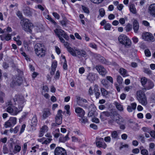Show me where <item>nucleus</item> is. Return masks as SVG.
Instances as JSON below:
<instances>
[{
    "mask_svg": "<svg viewBox=\"0 0 155 155\" xmlns=\"http://www.w3.org/2000/svg\"><path fill=\"white\" fill-rule=\"evenodd\" d=\"M81 7L85 13L88 14L89 13L90 11L87 7H86L83 5H82Z\"/></svg>",
    "mask_w": 155,
    "mask_h": 155,
    "instance_id": "43",
    "label": "nucleus"
},
{
    "mask_svg": "<svg viewBox=\"0 0 155 155\" xmlns=\"http://www.w3.org/2000/svg\"><path fill=\"white\" fill-rule=\"evenodd\" d=\"M23 12L25 15L27 16L31 15L32 14V12L30 10V8L27 7L23 9Z\"/></svg>",
    "mask_w": 155,
    "mask_h": 155,
    "instance_id": "31",
    "label": "nucleus"
},
{
    "mask_svg": "<svg viewBox=\"0 0 155 155\" xmlns=\"http://www.w3.org/2000/svg\"><path fill=\"white\" fill-rule=\"evenodd\" d=\"M111 136L113 139H117L119 137L117 132L116 131H114L111 133Z\"/></svg>",
    "mask_w": 155,
    "mask_h": 155,
    "instance_id": "36",
    "label": "nucleus"
},
{
    "mask_svg": "<svg viewBox=\"0 0 155 155\" xmlns=\"http://www.w3.org/2000/svg\"><path fill=\"white\" fill-rule=\"evenodd\" d=\"M142 130L143 131L147 132L148 133H149L150 132V131L151 130L149 128L146 127H142Z\"/></svg>",
    "mask_w": 155,
    "mask_h": 155,
    "instance_id": "52",
    "label": "nucleus"
},
{
    "mask_svg": "<svg viewBox=\"0 0 155 155\" xmlns=\"http://www.w3.org/2000/svg\"><path fill=\"white\" fill-rule=\"evenodd\" d=\"M53 15V16L56 18L58 19H59L60 18V16L59 14H58L57 13L55 12H54L52 13Z\"/></svg>",
    "mask_w": 155,
    "mask_h": 155,
    "instance_id": "55",
    "label": "nucleus"
},
{
    "mask_svg": "<svg viewBox=\"0 0 155 155\" xmlns=\"http://www.w3.org/2000/svg\"><path fill=\"white\" fill-rule=\"evenodd\" d=\"M76 55L77 56H78V57H79L80 56L86 57H87V54L85 51L78 49Z\"/></svg>",
    "mask_w": 155,
    "mask_h": 155,
    "instance_id": "20",
    "label": "nucleus"
},
{
    "mask_svg": "<svg viewBox=\"0 0 155 155\" xmlns=\"http://www.w3.org/2000/svg\"><path fill=\"white\" fill-rule=\"evenodd\" d=\"M77 49L78 48L75 47H74V48H72L71 47H68L67 50L70 53V54L72 56L76 57Z\"/></svg>",
    "mask_w": 155,
    "mask_h": 155,
    "instance_id": "18",
    "label": "nucleus"
},
{
    "mask_svg": "<svg viewBox=\"0 0 155 155\" xmlns=\"http://www.w3.org/2000/svg\"><path fill=\"white\" fill-rule=\"evenodd\" d=\"M20 23L23 29L27 32L31 33L32 31V24L28 19H23L21 20Z\"/></svg>",
    "mask_w": 155,
    "mask_h": 155,
    "instance_id": "4",
    "label": "nucleus"
},
{
    "mask_svg": "<svg viewBox=\"0 0 155 155\" xmlns=\"http://www.w3.org/2000/svg\"><path fill=\"white\" fill-rule=\"evenodd\" d=\"M111 118L113 121L116 122L119 124H123L125 122V120L118 114L114 115Z\"/></svg>",
    "mask_w": 155,
    "mask_h": 155,
    "instance_id": "8",
    "label": "nucleus"
},
{
    "mask_svg": "<svg viewBox=\"0 0 155 155\" xmlns=\"http://www.w3.org/2000/svg\"><path fill=\"white\" fill-rule=\"evenodd\" d=\"M21 147L18 145H15L14 146V150L13 151L14 154H16L20 152L21 150Z\"/></svg>",
    "mask_w": 155,
    "mask_h": 155,
    "instance_id": "30",
    "label": "nucleus"
},
{
    "mask_svg": "<svg viewBox=\"0 0 155 155\" xmlns=\"http://www.w3.org/2000/svg\"><path fill=\"white\" fill-rule=\"evenodd\" d=\"M130 11L134 14L137 13V11L134 5L132 4L130 6Z\"/></svg>",
    "mask_w": 155,
    "mask_h": 155,
    "instance_id": "38",
    "label": "nucleus"
},
{
    "mask_svg": "<svg viewBox=\"0 0 155 155\" xmlns=\"http://www.w3.org/2000/svg\"><path fill=\"white\" fill-rule=\"evenodd\" d=\"M96 59L99 61L101 62L103 64H106L107 63V61L105 58L100 55L97 54L95 56Z\"/></svg>",
    "mask_w": 155,
    "mask_h": 155,
    "instance_id": "27",
    "label": "nucleus"
},
{
    "mask_svg": "<svg viewBox=\"0 0 155 155\" xmlns=\"http://www.w3.org/2000/svg\"><path fill=\"white\" fill-rule=\"evenodd\" d=\"M102 94L103 96H106L108 94V92L105 89L101 88V89Z\"/></svg>",
    "mask_w": 155,
    "mask_h": 155,
    "instance_id": "39",
    "label": "nucleus"
},
{
    "mask_svg": "<svg viewBox=\"0 0 155 155\" xmlns=\"http://www.w3.org/2000/svg\"><path fill=\"white\" fill-rule=\"evenodd\" d=\"M13 39L14 41H16L17 44L18 45H21V42L20 40H16V38L15 37H14L13 38Z\"/></svg>",
    "mask_w": 155,
    "mask_h": 155,
    "instance_id": "58",
    "label": "nucleus"
},
{
    "mask_svg": "<svg viewBox=\"0 0 155 155\" xmlns=\"http://www.w3.org/2000/svg\"><path fill=\"white\" fill-rule=\"evenodd\" d=\"M75 112L78 114L79 117H83L85 114V112L83 109L80 107L76 108Z\"/></svg>",
    "mask_w": 155,
    "mask_h": 155,
    "instance_id": "19",
    "label": "nucleus"
},
{
    "mask_svg": "<svg viewBox=\"0 0 155 155\" xmlns=\"http://www.w3.org/2000/svg\"><path fill=\"white\" fill-rule=\"evenodd\" d=\"M89 46L90 47L96 50H97V45L94 43H91L89 44Z\"/></svg>",
    "mask_w": 155,
    "mask_h": 155,
    "instance_id": "47",
    "label": "nucleus"
},
{
    "mask_svg": "<svg viewBox=\"0 0 155 155\" xmlns=\"http://www.w3.org/2000/svg\"><path fill=\"white\" fill-rule=\"evenodd\" d=\"M155 147V144L153 143H151L149 144V150L150 151L151 149H153Z\"/></svg>",
    "mask_w": 155,
    "mask_h": 155,
    "instance_id": "50",
    "label": "nucleus"
},
{
    "mask_svg": "<svg viewBox=\"0 0 155 155\" xmlns=\"http://www.w3.org/2000/svg\"><path fill=\"white\" fill-rule=\"evenodd\" d=\"M148 81V79L145 77H142L140 80V82L142 86L144 87Z\"/></svg>",
    "mask_w": 155,
    "mask_h": 155,
    "instance_id": "35",
    "label": "nucleus"
},
{
    "mask_svg": "<svg viewBox=\"0 0 155 155\" xmlns=\"http://www.w3.org/2000/svg\"><path fill=\"white\" fill-rule=\"evenodd\" d=\"M2 66L5 69H7L9 67L8 64L5 62H3L2 64Z\"/></svg>",
    "mask_w": 155,
    "mask_h": 155,
    "instance_id": "59",
    "label": "nucleus"
},
{
    "mask_svg": "<svg viewBox=\"0 0 155 155\" xmlns=\"http://www.w3.org/2000/svg\"><path fill=\"white\" fill-rule=\"evenodd\" d=\"M95 68L98 72L102 76H104L107 73V71L104 67L101 65H98L96 66Z\"/></svg>",
    "mask_w": 155,
    "mask_h": 155,
    "instance_id": "14",
    "label": "nucleus"
},
{
    "mask_svg": "<svg viewBox=\"0 0 155 155\" xmlns=\"http://www.w3.org/2000/svg\"><path fill=\"white\" fill-rule=\"evenodd\" d=\"M111 27V25L109 23H107L104 26V28L106 30H110Z\"/></svg>",
    "mask_w": 155,
    "mask_h": 155,
    "instance_id": "42",
    "label": "nucleus"
},
{
    "mask_svg": "<svg viewBox=\"0 0 155 155\" xmlns=\"http://www.w3.org/2000/svg\"><path fill=\"white\" fill-rule=\"evenodd\" d=\"M144 52L146 56L150 57L151 56L150 52L148 49L145 50Z\"/></svg>",
    "mask_w": 155,
    "mask_h": 155,
    "instance_id": "51",
    "label": "nucleus"
},
{
    "mask_svg": "<svg viewBox=\"0 0 155 155\" xmlns=\"http://www.w3.org/2000/svg\"><path fill=\"white\" fill-rule=\"evenodd\" d=\"M107 79L112 84L113 83V79L110 76H107L106 77Z\"/></svg>",
    "mask_w": 155,
    "mask_h": 155,
    "instance_id": "62",
    "label": "nucleus"
},
{
    "mask_svg": "<svg viewBox=\"0 0 155 155\" xmlns=\"http://www.w3.org/2000/svg\"><path fill=\"white\" fill-rule=\"evenodd\" d=\"M154 86L153 82L150 79H148V81L144 87L143 89L145 90H148L152 89Z\"/></svg>",
    "mask_w": 155,
    "mask_h": 155,
    "instance_id": "15",
    "label": "nucleus"
},
{
    "mask_svg": "<svg viewBox=\"0 0 155 155\" xmlns=\"http://www.w3.org/2000/svg\"><path fill=\"white\" fill-rule=\"evenodd\" d=\"M52 140V139L51 138H47L43 142H42V144H47L48 143H50Z\"/></svg>",
    "mask_w": 155,
    "mask_h": 155,
    "instance_id": "53",
    "label": "nucleus"
},
{
    "mask_svg": "<svg viewBox=\"0 0 155 155\" xmlns=\"http://www.w3.org/2000/svg\"><path fill=\"white\" fill-rule=\"evenodd\" d=\"M117 81L119 84H121L122 83L123 80L122 78L120 76L118 75L117 76Z\"/></svg>",
    "mask_w": 155,
    "mask_h": 155,
    "instance_id": "45",
    "label": "nucleus"
},
{
    "mask_svg": "<svg viewBox=\"0 0 155 155\" xmlns=\"http://www.w3.org/2000/svg\"><path fill=\"white\" fill-rule=\"evenodd\" d=\"M151 136L154 138H155V131L154 130L151 131L149 133Z\"/></svg>",
    "mask_w": 155,
    "mask_h": 155,
    "instance_id": "63",
    "label": "nucleus"
},
{
    "mask_svg": "<svg viewBox=\"0 0 155 155\" xmlns=\"http://www.w3.org/2000/svg\"><path fill=\"white\" fill-rule=\"evenodd\" d=\"M97 78V74L94 73H90L87 75V79L91 82L96 80Z\"/></svg>",
    "mask_w": 155,
    "mask_h": 155,
    "instance_id": "17",
    "label": "nucleus"
},
{
    "mask_svg": "<svg viewBox=\"0 0 155 155\" xmlns=\"http://www.w3.org/2000/svg\"><path fill=\"white\" fill-rule=\"evenodd\" d=\"M119 72L124 77H125L127 76V71L124 68H120L119 70Z\"/></svg>",
    "mask_w": 155,
    "mask_h": 155,
    "instance_id": "37",
    "label": "nucleus"
},
{
    "mask_svg": "<svg viewBox=\"0 0 155 155\" xmlns=\"http://www.w3.org/2000/svg\"><path fill=\"white\" fill-rule=\"evenodd\" d=\"M27 149V143H24L22 150L23 151V154H25Z\"/></svg>",
    "mask_w": 155,
    "mask_h": 155,
    "instance_id": "49",
    "label": "nucleus"
},
{
    "mask_svg": "<svg viewBox=\"0 0 155 155\" xmlns=\"http://www.w3.org/2000/svg\"><path fill=\"white\" fill-rule=\"evenodd\" d=\"M45 18L49 21H50L54 25H56L57 23L49 15H46Z\"/></svg>",
    "mask_w": 155,
    "mask_h": 155,
    "instance_id": "40",
    "label": "nucleus"
},
{
    "mask_svg": "<svg viewBox=\"0 0 155 155\" xmlns=\"http://www.w3.org/2000/svg\"><path fill=\"white\" fill-rule=\"evenodd\" d=\"M67 67L68 66L67 63V61L66 60H65V61H64L63 67L64 69L66 70L67 69Z\"/></svg>",
    "mask_w": 155,
    "mask_h": 155,
    "instance_id": "60",
    "label": "nucleus"
},
{
    "mask_svg": "<svg viewBox=\"0 0 155 155\" xmlns=\"http://www.w3.org/2000/svg\"><path fill=\"white\" fill-rule=\"evenodd\" d=\"M76 98L77 104L79 106L85 108H87V107L88 105L87 104H83V103H87V101L86 99L81 98V97L78 96H76Z\"/></svg>",
    "mask_w": 155,
    "mask_h": 155,
    "instance_id": "11",
    "label": "nucleus"
},
{
    "mask_svg": "<svg viewBox=\"0 0 155 155\" xmlns=\"http://www.w3.org/2000/svg\"><path fill=\"white\" fill-rule=\"evenodd\" d=\"M114 104L115 105L117 109L120 111H123L124 110L123 106L120 103L117 102H114Z\"/></svg>",
    "mask_w": 155,
    "mask_h": 155,
    "instance_id": "29",
    "label": "nucleus"
},
{
    "mask_svg": "<svg viewBox=\"0 0 155 155\" xmlns=\"http://www.w3.org/2000/svg\"><path fill=\"white\" fill-rule=\"evenodd\" d=\"M70 108V106L69 105H66L64 106V109L67 111L66 113L67 114L70 115L71 114L70 111L69 110Z\"/></svg>",
    "mask_w": 155,
    "mask_h": 155,
    "instance_id": "44",
    "label": "nucleus"
},
{
    "mask_svg": "<svg viewBox=\"0 0 155 155\" xmlns=\"http://www.w3.org/2000/svg\"><path fill=\"white\" fill-rule=\"evenodd\" d=\"M96 144L97 147L102 148L104 149H105L107 147V145L104 142L103 139L101 138H97Z\"/></svg>",
    "mask_w": 155,
    "mask_h": 155,
    "instance_id": "10",
    "label": "nucleus"
},
{
    "mask_svg": "<svg viewBox=\"0 0 155 155\" xmlns=\"http://www.w3.org/2000/svg\"><path fill=\"white\" fill-rule=\"evenodd\" d=\"M133 29L134 32L137 33L139 28V23L136 20H134L133 23Z\"/></svg>",
    "mask_w": 155,
    "mask_h": 155,
    "instance_id": "28",
    "label": "nucleus"
},
{
    "mask_svg": "<svg viewBox=\"0 0 155 155\" xmlns=\"http://www.w3.org/2000/svg\"><path fill=\"white\" fill-rule=\"evenodd\" d=\"M57 61H54L52 63V66H51V69H54L56 70V68L57 67Z\"/></svg>",
    "mask_w": 155,
    "mask_h": 155,
    "instance_id": "48",
    "label": "nucleus"
},
{
    "mask_svg": "<svg viewBox=\"0 0 155 155\" xmlns=\"http://www.w3.org/2000/svg\"><path fill=\"white\" fill-rule=\"evenodd\" d=\"M34 49L36 54L39 57H43L45 55L46 50L44 46L42 44H36Z\"/></svg>",
    "mask_w": 155,
    "mask_h": 155,
    "instance_id": "3",
    "label": "nucleus"
},
{
    "mask_svg": "<svg viewBox=\"0 0 155 155\" xmlns=\"http://www.w3.org/2000/svg\"><path fill=\"white\" fill-rule=\"evenodd\" d=\"M99 12L100 16L101 17H103L105 14V12L103 8H101L99 9Z\"/></svg>",
    "mask_w": 155,
    "mask_h": 155,
    "instance_id": "41",
    "label": "nucleus"
},
{
    "mask_svg": "<svg viewBox=\"0 0 155 155\" xmlns=\"http://www.w3.org/2000/svg\"><path fill=\"white\" fill-rule=\"evenodd\" d=\"M137 98L140 103L143 105H146L147 102L144 92L141 90L137 91L136 93Z\"/></svg>",
    "mask_w": 155,
    "mask_h": 155,
    "instance_id": "5",
    "label": "nucleus"
},
{
    "mask_svg": "<svg viewBox=\"0 0 155 155\" xmlns=\"http://www.w3.org/2000/svg\"><path fill=\"white\" fill-rule=\"evenodd\" d=\"M142 38L143 39L147 41H154L153 36L151 33L148 32L143 33L142 35Z\"/></svg>",
    "mask_w": 155,
    "mask_h": 155,
    "instance_id": "13",
    "label": "nucleus"
},
{
    "mask_svg": "<svg viewBox=\"0 0 155 155\" xmlns=\"http://www.w3.org/2000/svg\"><path fill=\"white\" fill-rule=\"evenodd\" d=\"M104 140L107 142H110L111 141V138L110 136L105 137L104 138Z\"/></svg>",
    "mask_w": 155,
    "mask_h": 155,
    "instance_id": "57",
    "label": "nucleus"
},
{
    "mask_svg": "<svg viewBox=\"0 0 155 155\" xmlns=\"http://www.w3.org/2000/svg\"><path fill=\"white\" fill-rule=\"evenodd\" d=\"M149 13L152 16L155 17V4H151L149 8Z\"/></svg>",
    "mask_w": 155,
    "mask_h": 155,
    "instance_id": "21",
    "label": "nucleus"
},
{
    "mask_svg": "<svg viewBox=\"0 0 155 155\" xmlns=\"http://www.w3.org/2000/svg\"><path fill=\"white\" fill-rule=\"evenodd\" d=\"M94 94L96 99H98L100 95V90L98 88V86L97 84L94 85Z\"/></svg>",
    "mask_w": 155,
    "mask_h": 155,
    "instance_id": "26",
    "label": "nucleus"
},
{
    "mask_svg": "<svg viewBox=\"0 0 155 155\" xmlns=\"http://www.w3.org/2000/svg\"><path fill=\"white\" fill-rule=\"evenodd\" d=\"M54 32L56 35L58 37L60 41L64 43V45L68 49V47H70L69 45V43L67 42H65L64 39L61 37H63L66 40H68L69 37L64 31L62 30L56 29L54 30Z\"/></svg>",
    "mask_w": 155,
    "mask_h": 155,
    "instance_id": "2",
    "label": "nucleus"
},
{
    "mask_svg": "<svg viewBox=\"0 0 155 155\" xmlns=\"http://www.w3.org/2000/svg\"><path fill=\"white\" fill-rule=\"evenodd\" d=\"M26 125L25 124H23L21 127L20 131V134H21L24 131L25 128V127Z\"/></svg>",
    "mask_w": 155,
    "mask_h": 155,
    "instance_id": "56",
    "label": "nucleus"
},
{
    "mask_svg": "<svg viewBox=\"0 0 155 155\" xmlns=\"http://www.w3.org/2000/svg\"><path fill=\"white\" fill-rule=\"evenodd\" d=\"M15 97L17 98L16 101L18 103V108L13 106L11 101L7 103V104L8 106L7 108V111L13 115H16L22 110L24 106V103H25L24 98L22 96H17Z\"/></svg>",
    "mask_w": 155,
    "mask_h": 155,
    "instance_id": "1",
    "label": "nucleus"
},
{
    "mask_svg": "<svg viewBox=\"0 0 155 155\" xmlns=\"http://www.w3.org/2000/svg\"><path fill=\"white\" fill-rule=\"evenodd\" d=\"M17 119L15 117H11L9 120L6 122L5 124L6 128L11 127L14 125L16 123Z\"/></svg>",
    "mask_w": 155,
    "mask_h": 155,
    "instance_id": "12",
    "label": "nucleus"
},
{
    "mask_svg": "<svg viewBox=\"0 0 155 155\" xmlns=\"http://www.w3.org/2000/svg\"><path fill=\"white\" fill-rule=\"evenodd\" d=\"M137 104L135 102L133 103L130 104V105L127 106V109L129 112H132L133 110H135L137 107Z\"/></svg>",
    "mask_w": 155,
    "mask_h": 155,
    "instance_id": "24",
    "label": "nucleus"
},
{
    "mask_svg": "<svg viewBox=\"0 0 155 155\" xmlns=\"http://www.w3.org/2000/svg\"><path fill=\"white\" fill-rule=\"evenodd\" d=\"M126 31H130L132 28V25H131L130 24H128L126 26Z\"/></svg>",
    "mask_w": 155,
    "mask_h": 155,
    "instance_id": "54",
    "label": "nucleus"
},
{
    "mask_svg": "<svg viewBox=\"0 0 155 155\" xmlns=\"http://www.w3.org/2000/svg\"><path fill=\"white\" fill-rule=\"evenodd\" d=\"M48 129V127L46 125H44L41 128L39 135V137H42L44 133L47 132Z\"/></svg>",
    "mask_w": 155,
    "mask_h": 155,
    "instance_id": "23",
    "label": "nucleus"
},
{
    "mask_svg": "<svg viewBox=\"0 0 155 155\" xmlns=\"http://www.w3.org/2000/svg\"><path fill=\"white\" fill-rule=\"evenodd\" d=\"M22 78L18 76L13 78L12 84L14 85H20L22 83Z\"/></svg>",
    "mask_w": 155,
    "mask_h": 155,
    "instance_id": "16",
    "label": "nucleus"
},
{
    "mask_svg": "<svg viewBox=\"0 0 155 155\" xmlns=\"http://www.w3.org/2000/svg\"><path fill=\"white\" fill-rule=\"evenodd\" d=\"M54 153V155H67L66 150L60 147H57L55 149Z\"/></svg>",
    "mask_w": 155,
    "mask_h": 155,
    "instance_id": "9",
    "label": "nucleus"
},
{
    "mask_svg": "<svg viewBox=\"0 0 155 155\" xmlns=\"http://www.w3.org/2000/svg\"><path fill=\"white\" fill-rule=\"evenodd\" d=\"M37 120L36 116H33L31 121L32 126L35 127L36 126L37 124Z\"/></svg>",
    "mask_w": 155,
    "mask_h": 155,
    "instance_id": "33",
    "label": "nucleus"
},
{
    "mask_svg": "<svg viewBox=\"0 0 155 155\" xmlns=\"http://www.w3.org/2000/svg\"><path fill=\"white\" fill-rule=\"evenodd\" d=\"M118 40L120 43L124 45L125 47H129L131 45V40L125 35H120L118 37Z\"/></svg>",
    "mask_w": 155,
    "mask_h": 155,
    "instance_id": "6",
    "label": "nucleus"
},
{
    "mask_svg": "<svg viewBox=\"0 0 155 155\" xmlns=\"http://www.w3.org/2000/svg\"><path fill=\"white\" fill-rule=\"evenodd\" d=\"M141 154L143 155H149L148 151L145 149H143L141 150Z\"/></svg>",
    "mask_w": 155,
    "mask_h": 155,
    "instance_id": "46",
    "label": "nucleus"
},
{
    "mask_svg": "<svg viewBox=\"0 0 155 155\" xmlns=\"http://www.w3.org/2000/svg\"><path fill=\"white\" fill-rule=\"evenodd\" d=\"M19 126H17L15 127L14 129H13L14 134H16L17 133L19 128Z\"/></svg>",
    "mask_w": 155,
    "mask_h": 155,
    "instance_id": "61",
    "label": "nucleus"
},
{
    "mask_svg": "<svg viewBox=\"0 0 155 155\" xmlns=\"http://www.w3.org/2000/svg\"><path fill=\"white\" fill-rule=\"evenodd\" d=\"M68 136V134H67L65 137L63 136L59 138V141L60 142L64 143L69 139Z\"/></svg>",
    "mask_w": 155,
    "mask_h": 155,
    "instance_id": "34",
    "label": "nucleus"
},
{
    "mask_svg": "<svg viewBox=\"0 0 155 155\" xmlns=\"http://www.w3.org/2000/svg\"><path fill=\"white\" fill-rule=\"evenodd\" d=\"M126 95L124 93H122L120 95V97L121 100H124L126 98Z\"/></svg>",
    "mask_w": 155,
    "mask_h": 155,
    "instance_id": "64",
    "label": "nucleus"
},
{
    "mask_svg": "<svg viewBox=\"0 0 155 155\" xmlns=\"http://www.w3.org/2000/svg\"><path fill=\"white\" fill-rule=\"evenodd\" d=\"M12 35L9 34H4L0 35V38L2 41L5 40L8 41L11 39Z\"/></svg>",
    "mask_w": 155,
    "mask_h": 155,
    "instance_id": "22",
    "label": "nucleus"
},
{
    "mask_svg": "<svg viewBox=\"0 0 155 155\" xmlns=\"http://www.w3.org/2000/svg\"><path fill=\"white\" fill-rule=\"evenodd\" d=\"M113 113L112 112L104 111L101 113V114L100 117L105 116L107 117L111 116L112 115Z\"/></svg>",
    "mask_w": 155,
    "mask_h": 155,
    "instance_id": "32",
    "label": "nucleus"
},
{
    "mask_svg": "<svg viewBox=\"0 0 155 155\" xmlns=\"http://www.w3.org/2000/svg\"><path fill=\"white\" fill-rule=\"evenodd\" d=\"M62 111L61 110H59L58 111L55 117V123L52 124V125L53 126H56L61 124L62 119Z\"/></svg>",
    "mask_w": 155,
    "mask_h": 155,
    "instance_id": "7",
    "label": "nucleus"
},
{
    "mask_svg": "<svg viewBox=\"0 0 155 155\" xmlns=\"http://www.w3.org/2000/svg\"><path fill=\"white\" fill-rule=\"evenodd\" d=\"M51 114L50 110L48 108L45 109L43 111L42 117L44 119H46Z\"/></svg>",
    "mask_w": 155,
    "mask_h": 155,
    "instance_id": "25",
    "label": "nucleus"
}]
</instances>
